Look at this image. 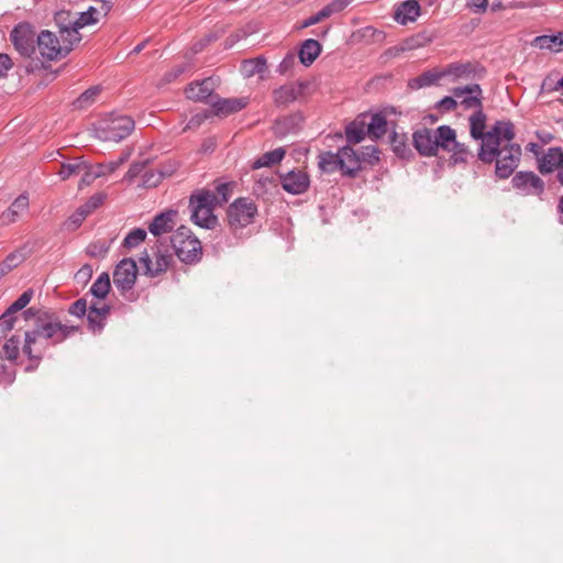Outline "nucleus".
Instances as JSON below:
<instances>
[{
  "label": "nucleus",
  "instance_id": "obj_1",
  "mask_svg": "<svg viewBox=\"0 0 563 563\" xmlns=\"http://www.w3.org/2000/svg\"><path fill=\"white\" fill-rule=\"evenodd\" d=\"M78 331V327L66 325L55 320L54 314L47 311L37 316L35 328L26 331L24 335L23 353L31 362L26 367V372H33L37 368L43 357V349H40V339L53 340L54 344L63 342L65 339Z\"/></svg>",
  "mask_w": 563,
  "mask_h": 563
},
{
  "label": "nucleus",
  "instance_id": "obj_2",
  "mask_svg": "<svg viewBox=\"0 0 563 563\" xmlns=\"http://www.w3.org/2000/svg\"><path fill=\"white\" fill-rule=\"evenodd\" d=\"M485 128L486 114L478 109L470 117V133L474 140L482 141L477 154L479 161L493 159L497 139H505V142H510L516 136L515 125L509 120L496 121L487 132H485Z\"/></svg>",
  "mask_w": 563,
  "mask_h": 563
},
{
  "label": "nucleus",
  "instance_id": "obj_3",
  "mask_svg": "<svg viewBox=\"0 0 563 563\" xmlns=\"http://www.w3.org/2000/svg\"><path fill=\"white\" fill-rule=\"evenodd\" d=\"M217 207V197L209 189L194 191L189 197L191 221L203 229H212L217 225L218 219L213 213Z\"/></svg>",
  "mask_w": 563,
  "mask_h": 563
},
{
  "label": "nucleus",
  "instance_id": "obj_4",
  "mask_svg": "<svg viewBox=\"0 0 563 563\" xmlns=\"http://www.w3.org/2000/svg\"><path fill=\"white\" fill-rule=\"evenodd\" d=\"M505 142V139H497L494 157L490 161H482L485 164L495 162V174L500 179L510 177L518 167L521 158V147L512 141Z\"/></svg>",
  "mask_w": 563,
  "mask_h": 563
},
{
  "label": "nucleus",
  "instance_id": "obj_5",
  "mask_svg": "<svg viewBox=\"0 0 563 563\" xmlns=\"http://www.w3.org/2000/svg\"><path fill=\"white\" fill-rule=\"evenodd\" d=\"M170 245L175 255L186 264H194L200 261L202 247L200 241L192 234L191 230L180 225L170 236Z\"/></svg>",
  "mask_w": 563,
  "mask_h": 563
},
{
  "label": "nucleus",
  "instance_id": "obj_6",
  "mask_svg": "<svg viewBox=\"0 0 563 563\" xmlns=\"http://www.w3.org/2000/svg\"><path fill=\"white\" fill-rule=\"evenodd\" d=\"M36 45L41 56L47 60H57L66 57L75 46L66 42V38H60V36L48 30H43L37 35Z\"/></svg>",
  "mask_w": 563,
  "mask_h": 563
},
{
  "label": "nucleus",
  "instance_id": "obj_7",
  "mask_svg": "<svg viewBox=\"0 0 563 563\" xmlns=\"http://www.w3.org/2000/svg\"><path fill=\"white\" fill-rule=\"evenodd\" d=\"M257 214V206L249 198L235 199L227 210L228 223L233 232L253 223Z\"/></svg>",
  "mask_w": 563,
  "mask_h": 563
},
{
  "label": "nucleus",
  "instance_id": "obj_8",
  "mask_svg": "<svg viewBox=\"0 0 563 563\" xmlns=\"http://www.w3.org/2000/svg\"><path fill=\"white\" fill-rule=\"evenodd\" d=\"M36 37L33 26L26 22L19 23L10 33L14 48L23 57H31L35 53Z\"/></svg>",
  "mask_w": 563,
  "mask_h": 563
},
{
  "label": "nucleus",
  "instance_id": "obj_9",
  "mask_svg": "<svg viewBox=\"0 0 563 563\" xmlns=\"http://www.w3.org/2000/svg\"><path fill=\"white\" fill-rule=\"evenodd\" d=\"M511 185L522 196L541 197L545 189L543 179L530 170L517 172L512 176Z\"/></svg>",
  "mask_w": 563,
  "mask_h": 563
},
{
  "label": "nucleus",
  "instance_id": "obj_10",
  "mask_svg": "<svg viewBox=\"0 0 563 563\" xmlns=\"http://www.w3.org/2000/svg\"><path fill=\"white\" fill-rule=\"evenodd\" d=\"M134 120L129 115H113L101 129L106 141L120 142L128 137L134 130Z\"/></svg>",
  "mask_w": 563,
  "mask_h": 563
},
{
  "label": "nucleus",
  "instance_id": "obj_11",
  "mask_svg": "<svg viewBox=\"0 0 563 563\" xmlns=\"http://www.w3.org/2000/svg\"><path fill=\"white\" fill-rule=\"evenodd\" d=\"M137 266L133 258L121 260L113 271V284L117 289L124 294L131 290L136 282Z\"/></svg>",
  "mask_w": 563,
  "mask_h": 563
},
{
  "label": "nucleus",
  "instance_id": "obj_12",
  "mask_svg": "<svg viewBox=\"0 0 563 563\" xmlns=\"http://www.w3.org/2000/svg\"><path fill=\"white\" fill-rule=\"evenodd\" d=\"M308 85L305 81L285 84L273 90V101L276 107L286 108L297 101L303 95Z\"/></svg>",
  "mask_w": 563,
  "mask_h": 563
},
{
  "label": "nucleus",
  "instance_id": "obj_13",
  "mask_svg": "<svg viewBox=\"0 0 563 563\" xmlns=\"http://www.w3.org/2000/svg\"><path fill=\"white\" fill-rule=\"evenodd\" d=\"M55 24L58 27L60 38H66V42L77 45L81 41V35L76 26V18L70 11L60 10L55 13Z\"/></svg>",
  "mask_w": 563,
  "mask_h": 563
},
{
  "label": "nucleus",
  "instance_id": "obj_14",
  "mask_svg": "<svg viewBox=\"0 0 563 563\" xmlns=\"http://www.w3.org/2000/svg\"><path fill=\"white\" fill-rule=\"evenodd\" d=\"M452 93L455 98H461V106L465 110H483V90L478 84L454 87Z\"/></svg>",
  "mask_w": 563,
  "mask_h": 563
},
{
  "label": "nucleus",
  "instance_id": "obj_15",
  "mask_svg": "<svg viewBox=\"0 0 563 563\" xmlns=\"http://www.w3.org/2000/svg\"><path fill=\"white\" fill-rule=\"evenodd\" d=\"M282 187L291 195H301L306 192L310 185L309 175L302 170H290L280 176Z\"/></svg>",
  "mask_w": 563,
  "mask_h": 563
},
{
  "label": "nucleus",
  "instance_id": "obj_16",
  "mask_svg": "<svg viewBox=\"0 0 563 563\" xmlns=\"http://www.w3.org/2000/svg\"><path fill=\"white\" fill-rule=\"evenodd\" d=\"M445 76H453L454 78H482L486 70L477 63H451L444 69Z\"/></svg>",
  "mask_w": 563,
  "mask_h": 563
},
{
  "label": "nucleus",
  "instance_id": "obj_17",
  "mask_svg": "<svg viewBox=\"0 0 563 563\" xmlns=\"http://www.w3.org/2000/svg\"><path fill=\"white\" fill-rule=\"evenodd\" d=\"M412 142L418 153L426 157L437 155V141L434 133L428 128H422L413 132Z\"/></svg>",
  "mask_w": 563,
  "mask_h": 563
},
{
  "label": "nucleus",
  "instance_id": "obj_18",
  "mask_svg": "<svg viewBox=\"0 0 563 563\" xmlns=\"http://www.w3.org/2000/svg\"><path fill=\"white\" fill-rule=\"evenodd\" d=\"M340 153V172L344 176L355 177L361 169V159L356 152L349 145L339 150Z\"/></svg>",
  "mask_w": 563,
  "mask_h": 563
},
{
  "label": "nucleus",
  "instance_id": "obj_19",
  "mask_svg": "<svg viewBox=\"0 0 563 563\" xmlns=\"http://www.w3.org/2000/svg\"><path fill=\"white\" fill-rule=\"evenodd\" d=\"M247 103V98H218L212 102V110L218 117H228L241 111Z\"/></svg>",
  "mask_w": 563,
  "mask_h": 563
},
{
  "label": "nucleus",
  "instance_id": "obj_20",
  "mask_svg": "<svg viewBox=\"0 0 563 563\" xmlns=\"http://www.w3.org/2000/svg\"><path fill=\"white\" fill-rule=\"evenodd\" d=\"M563 163V151L561 147H550L540 158H538V169L542 175L556 173Z\"/></svg>",
  "mask_w": 563,
  "mask_h": 563
},
{
  "label": "nucleus",
  "instance_id": "obj_21",
  "mask_svg": "<svg viewBox=\"0 0 563 563\" xmlns=\"http://www.w3.org/2000/svg\"><path fill=\"white\" fill-rule=\"evenodd\" d=\"M176 217L177 211L173 209L156 214L148 225V231L155 236L173 231Z\"/></svg>",
  "mask_w": 563,
  "mask_h": 563
},
{
  "label": "nucleus",
  "instance_id": "obj_22",
  "mask_svg": "<svg viewBox=\"0 0 563 563\" xmlns=\"http://www.w3.org/2000/svg\"><path fill=\"white\" fill-rule=\"evenodd\" d=\"M140 262L143 264L145 273L154 277L167 271L172 262V255L158 252L155 255V263L153 264L150 255L144 253V255L140 257Z\"/></svg>",
  "mask_w": 563,
  "mask_h": 563
},
{
  "label": "nucleus",
  "instance_id": "obj_23",
  "mask_svg": "<svg viewBox=\"0 0 563 563\" xmlns=\"http://www.w3.org/2000/svg\"><path fill=\"white\" fill-rule=\"evenodd\" d=\"M30 201L27 194L19 195L11 206L2 212L1 222L4 225L12 224L18 221L20 214L29 210Z\"/></svg>",
  "mask_w": 563,
  "mask_h": 563
},
{
  "label": "nucleus",
  "instance_id": "obj_24",
  "mask_svg": "<svg viewBox=\"0 0 563 563\" xmlns=\"http://www.w3.org/2000/svg\"><path fill=\"white\" fill-rule=\"evenodd\" d=\"M420 15V5L417 0H406L395 10L394 19L401 25L415 22Z\"/></svg>",
  "mask_w": 563,
  "mask_h": 563
},
{
  "label": "nucleus",
  "instance_id": "obj_25",
  "mask_svg": "<svg viewBox=\"0 0 563 563\" xmlns=\"http://www.w3.org/2000/svg\"><path fill=\"white\" fill-rule=\"evenodd\" d=\"M214 86L211 78L201 81H195L188 85L185 90L186 97L192 101H205L213 92Z\"/></svg>",
  "mask_w": 563,
  "mask_h": 563
},
{
  "label": "nucleus",
  "instance_id": "obj_26",
  "mask_svg": "<svg viewBox=\"0 0 563 563\" xmlns=\"http://www.w3.org/2000/svg\"><path fill=\"white\" fill-rule=\"evenodd\" d=\"M445 77L444 70L437 71V70H427L423 71L421 75L411 78L408 81V87L412 90H418L426 87H431L438 84V81Z\"/></svg>",
  "mask_w": 563,
  "mask_h": 563
},
{
  "label": "nucleus",
  "instance_id": "obj_27",
  "mask_svg": "<svg viewBox=\"0 0 563 563\" xmlns=\"http://www.w3.org/2000/svg\"><path fill=\"white\" fill-rule=\"evenodd\" d=\"M532 45L540 49H548L554 53L561 52L563 49V32L539 35L533 40Z\"/></svg>",
  "mask_w": 563,
  "mask_h": 563
},
{
  "label": "nucleus",
  "instance_id": "obj_28",
  "mask_svg": "<svg viewBox=\"0 0 563 563\" xmlns=\"http://www.w3.org/2000/svg\"><path fill=\"white\" fill-rule=\"evenodd\" d=\"M321 53V45L317 40L303 41L299 51V59L305 66H310Z\"/></svg>",
  "mask_w": 563,
  "mask_h": 563
},
{
  "label": "nucleus",
  "instance_id": "obj_29",
  "mask_svg": "<svg viewBox=\"0 0 563 563\" xmlns=\"http://www.w3.org/2000/svg\"><path fill=\"white\" fill-rule=\"evenodd\" d=\"M267 70V62L264 56L245 59L241 64V71L245 78H251L255 75H263Z\"/></svg>",
  "mask_w": 563,
  "mask_h": 563
},
{
  "label": "nucleus",
  "instance_id": "obj_30",
  "mask_svg": "<svg viewBox=\"0 0 563 563\" xmlns=\"http://www.w3.org/2000/svg\"><path fill=\"white\" fill-rule=\"evenodd\" d=\"M433 133L437 141V150L441 147L448 151L456 142L455 130L450 125H440Z\"/></svg>",
  "mask_w": 563,
  "mask_h": 563
},
{
  "label": "nucleus",
  "instance_id": "obj_31",
  "mask_svg": "<svg viewBox=\"0 0 563 563\" xmlns=\"http://www.w3.org/2000/svg\"><path fill=\"white\" fill-rule=\"evenodd\" d=\"M286 154L283 147H277L273 151L264 153L261 157L252 163L253 169H260L262 167H269L279 163Z\"/></svg>",
  "mask_w": 563,
  "mask_h": 563
},
{
  "label": "nucleus",
  "instance_id": "obj_32",
  "mask_svg": "<svg viewBox=\"0 0 563 563\" xmlns=\"http://www.w3.org/2000/svg\"><path fill=\"white\" fill-rule=\"evenodd\" d=\"M367 134L374 139H379L387 132V119L383 113H374L371 121L366 123Z\"/></svg>",
  "mask_w": 563,
  "mask_h": 563
},
{
  "label": "nucleus",
  "instance_id": "obj_33",
  "mask_svg": "<svg viewBox=\"0 0 563 563\" xmlns=\"http://www.w3.org/2000/svg\"><path fill=\"white\" fill-rule=\"evenodd\" d=\"M364 120H355L345 128V136L349 143H360L365 139L367 130Z\"/></svg>",
  "mask_w": 563,
  "mask_h": 563
},
{
  "label": "nucleus",
  "instance_id": "obj_34",
  "mask_svg": "<svg viewBox=\"0 0 563 563\" xmlns=\"http://www.w3.org/2000/svg\"><path fill=\"white\" fill-rule=\"evenodd\" d=\"M390 146L393 152L400 158H408L412 154L411 148L407 144L406 134H398L394 131L390 134Z\"/></svg>",
  "mask_w": 563,
  "mask_h": 563
},
{
  "label": "nucleus",
  "instance_id": "obj_35",
  "mask_svg": "<svg viewBox=\"0 0 563 563\" xmlns=\"http://www.w3.org/2000/svg\"><path fill=\"white\" fill-rule=\"evenodd\" d=\"M101 92L100 86H92L85 90L80 96L73 102V107L77 110H84L92 106L99 93Z\"/></svg>",
  "mask_w": 563,
  "mask_h": 563
},
{
  "label": "nucleus",
  "instance_id": "obj_36",
  "mask_svg": "<svg viewBox=\"0 0 563 563\" xmlns=\"http://www.w3.org/2000/svg\"><path fill=\"white\" fill-rule=\"evenodd\" d=\"M340 153L323 152L319 155V168L323 173H334L340 170Z\"/></svg>",
  "mask_w": 563,
  "mask_h": 563
},
{
  "label": "nucleus",
  "instance_id": "obj_37",
  "mask_svg": "<svg viewBox=\"0 0 563 563\" xmlns=\"http://www.w3.org/2000/svg\"><path fill=\"white\" fill-rule=\"evenodd\" d=\"M111 288L110 276L108 273H101L90 287L89 292L98 299H104Z\"/></svg>",
  "mask_w": 563,
  "mask_h": 563
},
{
  "label": "nucleus",
  "instance_id": "obj_38",
  "mask_svg": "<svg viewBox=\"0 0 563 563\" xmlns=\"http://www.w3.org/2000/svg\"><path fill=\"white\" fill-rule=\"evenodd\" d=\"M82 169H85V161L81 158H75L74 162L63 163L57 174L60 179L66 180L69 177L81 173Z\"/></svg>",
  "mask_w": 563,
  "mask_h": 563
},
{
  "label": "nucleus",
  "instance_id": "obj_39",
  "mask_svg": "<svg viewBox=\"0 0 563 563\" xmlns=\"http://www.w3.org/2000/svg\"><path fill=\"white\" fill-rule=\"evenodd\" d=\"M99 314L97 306L91 305L87 311V321L89 330L93 333H100L106 325V321Z\"/></svg>",
  "mask_w": 563,
  "mask_h": 563
},
{
  "label": "nucleus",
  "instance_id": "obj_40",
  "mask_svg": "<svg viewBox=\"0 0 563 563\" xmlns=\"http://www.w3.org/2000/svg\"><path fill=\"white\" fill-rule=\"evenodd\" d=\"M97 13L98 10L95 7H89L86 11L78 13L77 16H75L78 31L87 25L96 24L98 22L96 18Z\"/></svg>",
  "mask_w": 563,
  "mask_h": 563
},
{
  "label": "nucleus",
  "instance_id": "obj_41",
  "mask_svg": "<svg viewBox=\"0 0 563 563\" xmlns=\"http://www.w3.org/2000/svg\"><path fill=\"white\" fill-rule=\"evenodd\" d=\"M146 231L141 228L132 229L123 240V246L133 249L140 245L146 238Z\"/></svg>",
  "mask_w": 563,
  "mask_h": 563
},
{
  "label": "nucleus",
  "instance_id": "obj_42",
  "mask_svg": "<svg viewBox=\"0 0 563 563\" xmlns=\"http://www.w3.org/2000/svg\"><path fill=\"white\" fill-rule=\"evenodd\" d=\"M20 338L18 335H12L5 341L2 350L7 360L15 361L18 358L20 353Z\"/></svg>",
  "mask_w": 563,
  "mask_h": 563
},
{
  "label": "nucleus",
  "instance_id": "obj_43",
  "mask_svg": "<svg viewBox=\"0 0 563 563\" xmlns=\"http://www.w3.org/2000/svg\"><path fill=\"white\" fill-rule=\"evenodd\" d=\"M109 252L107 242L98 240L89 243L86 247V254L92 258H103Z\"/></svg>",
  "mask_w": 563,
  "mask_h": 563
},
{
  "label": "nucleus",
  "instance_id": "obj_44",
  "mask_svg": "<svg viewBox=\"0 0 563 563\" xmlns=\"http://www.w3.org/2000/svg\"><path fill=\"white\" fill-rule=\"evenodd\" d=\"M88 217L87 211H84L80 207L71 213L64 222V227L67 231H76Z\"/></svg>",
  "mask_w": 563,
  "mask_h": 563
},
{
  "label": "nucleus",
  "instance_id": "obj_45",
  "mask_svg": "<svg viewBox=\"0 0 563 563\" xmlns=\"http://www.w3.org/2000/svg\"><path fill=\"white\" fill-rule=\"evenodd\" d=\"M448 152H452L451 159L453 164L465 163L470 154L467 146L457 141L448 150Z\"/></svg>",
  "mask_w": 563,
  "mask_h": 563
},
{
  "label": "nucleus",
  "instance_id": "obj_46",
  "mask_svg": "<svg viewBox=\"0 0 563 563\" xmlns=\"http://www.w3.org/2000/svg\"><path fill=\"white\" fill-rule=\"evenodd\" d=\"M33 295H34L33 289H31V288L26 289L7 309H9V312H12V313L15 314L18 311L24 309L30 303V301L33 298Z\"/></svg>",
  "mask_w": 563,
  "mask_h": 563
},
{
  "label": "nucleus",
  "instance_id": "obj_47",
  "mask_svg": "<svg viewBox=\"0 0 563 563\" xmlns=\"http://www.w3.org/2000/svg\"><path fill=\"white\" fill-rule=\"evenodd\" d=\"M33 295H34L33 289H31V288L26 289L7 309H9V312H12V313L15 314L18 311L24 309L30 303V301L33 298Z\"/></svg>",
  "mask_w": 563,
  "mask_h": 563
},
{
  "label": "nucleus",
  "instance_id": "obj_48",
  "mask_svg": "<svg viewBox=\"0 0 563 563\" xmlns=\"http://www.w3.org/2000/svg\"><path fill=\"white\" fill-rule=\"evenodd\" d=\"M296 117H286L280 120H276L274 125L275 134L278 136H284L290 133L294 129Z\"/></svg>",
  "mask_w": 563,
  "mask_h": 563
},
{
  "label": "nucleus",
  "instance_id": "obj_49",
  "mask_svg": "<svg viewBox=\"0 0 563 563\" xmlns=\"http://www.w3.org/2000/svg\"><path fill=\"white\" fill-rule=\"evenodd\" d=\"M214 196L217 197V206H222L228 202L229 198L232 194V188L230 183H220L216 186Z\"/></svg>",
  "mask_w": 563,
  "mask_h": 563
},
{
  "label": "nucleus",
  "instance_id": "obj_50",
  "mask_svg": "<svg viewBox=\"0 0 563 563\" xmlns=\"http://www.w3.org/2000/svg\"><path fill=\"white\" fill-rule=\"evenodd\" d=\"M106 199V195L102 192H97L92 195L80 208L84 211H87V214L89 216L92 211H95L97 208H99Z\"/></svg>",
  "mask_w": 563,
  "mask_h": 563
},
{
  "label": "nucleus",
  "instance_id": "obj_51",
  "mask_svg": "<svg viewBox=\"0 0 563 563\" xmlns=\"http://www.w3.org/2000/svg\"><path fill=\"white\" fill-rule=\"evenodd\" d=\"M147 162H134L130 165L128 172L124 175V180L132 183L137 176L144 174Z\"/></svg>",
  "mask_w": 563,
  "mask_h": 563
},
{
  "label": "nucleus",
  "instance_id": "obj_52",
  "mask_svg": "<svg viewBox=\"0 0 563 563\" xmlns=\"http://www.w3.org/2000/svg\"><path fill=\"white\" fill-rule=\"evenodd\" d=\"M22 262V255L11 253L5 257L3 263L0 264V275L9 273L11 269L16 267Z\"/></svg>",
  "mask_w": 563,
  "mask_h": 563
},
{
  "label": "nucleus",
  "instance_id": "obj_53",
  "mask_svg": "<svg viewBox=\"0 0 563 563\" xmlns=\"http://www.w3.org/2000/svg\"><path fill=\"white\" fill-rule=\"evenodd\" d=\"M162 179V174L156 173L154 170H145L142 175V187H155L159 184Z\"/></svg>",
  "mask_w": 563,
  "mask_h": 563
},
{
  "label": "nucleus",
  "instance_id": "obj_54",
  "mask_svg": "<svg viewBox=\"0 0 563 563\" xmlns=\"http://www.w3.org/2000/svg\"><path fill=\"white\" fill-rule=\"evenodd\" d=\"M81 173H82V176L78 184L79 189H82L84 187L91 185L97 179L93 170L91 169V164H89L86 161H85V169H82Z\"/></svg>",
  "mask_w": 563,
  "mask_h": 563
},
{
  "label": "nucleus",
  "instance_id": "obj_55",
  "mask_svg": "<svg viewBox=\"0 0 563 563\" xmlns=\"http://www.w3.org/2000/svg\"><path fill=\"white\" fill-rule=\"evenodd\" d=\"M353 0H332L324 8L328 16L343 11Z\"/></svg>",
  "mask_w": 563,
  "mask_h": 563
},
{
  "label": "nucleus",
  "instance_id": "obj_56",
  "mask_svg": "<svg viewBox=\"0 0 563 563\" xmlns=\"http://www.w3.org/2000/svg\"><path fill=\"white\" fill-rule=\"evenodd\" d=\"M89 308H87V301L85 298H80L73 302L68 309V312L71 316L81 318L87 314Z\"/></svg>",
  "mask_w": 563,
  "mask_h": 563
},
{
  "label": "nucleus",
  "instance_id": "obj_57",
  "mask_svg": "<svg viewBox=\"0 0 563 563\" xmlns=\"http://www.w3.org/2000/svg\"><path fill=\"white\" fill-rule=\"evenodd\" d=\"M16 321L15 314L12 312H9V309H7L1 316H0V329H3L4 332L9 333Z\"/></svg>",
  "mask_w": 563,
  "mask_h": 563
},
{
  "label": "nucleus",
  "instance_id": "obj_58",
  "mask_svg": "<svg viewBox=\"0 0 563 563\" xmlns=\"http://www.w3.org/2000/svg\"><path fill=\"white\" fill-rule=\"evenodd\" d=\"M457 102L454 99V96H445L441 100H439L435 104V108L441 112H449L456 108Z\"/></svg>",
  "mask_w": 563,
  "mask_h": 563
},
{
  "label": "nucleus",
  "instance_id": "obj_59",
  "mask_svg": "<svg viewBox=\"0 0 563 563\" xmlns=\"http://www.w3.org/2000/svg\"><path fill=\"white\" fill-rule=\"evenodd\" d=\"M247 35H249V33L243 29L230 34L224 41V44H223L224 48L225 49L232 48L238 42L245 38Z\"/></svg>",
  "mask_w": 563,
  "mask_h": 563
},
{
  "label": "nucleus",
  "instance_id": "obj_60",
  "mask_svg": "<svg viewBox=\"0 0 563 563\" xmlns=\"http://www.w3.org/2000/svg\"><path fill=\"white\" fill-rule=\"evenodd\" d=\"M218 35L216 33H210L203 36L201 40H199L197 43L194 44L192 49L195 53L201 52L205 47H207L210 43L218 40Z\"/></svg>",
  "mask_w": 563,
  "mask_h": 563
},
{
  "label": "nucleus",
  "instance_id": "obj_61",
  "mask_svg": "<svg viewBox=\"0 0 563 563\" xmlns=\"http://www.w3.org/2000/svg\"><path fill=\"white\" fill-rule=\"evenodd\" d=\"M13 67L12 59L8 54L0 53V79L7 77L8 71Z\"/></svg>",
  "mask_w": 563,
  "mask_h": 563
},
{
  "label": "nucleus",
  "instance_id": "obj_62",
  "mask_svg": "<svg viewBox=\"0 0 563 563\" xmlns=\"http://www.w3.org/2000/svg\"><path fill=\"white\" fill-rule=\"evenodd\" d=\"M327 18H329V16H328L324 8H322L316 14H312L311 16L306 19L302 22L301 27H308V26L314 25V24L319 23L320 21H322L323 19H327Z\"/></svg>",
  "mask_w": 563,
  "mask_h": 563
},
{
  "label": "nucleus",
  "instance_id": "obj_63",
  "mask_svg": "<svg viewBox=\"0 0 563 563\" xmlns=\"http://www.w3.org/2000/svg\"><path fill=\"white\" fill-rule=\"evenodd\" d=\"M209 114L205 111V112H200V113H196L195 115H192L190 118V120L188 121L186 128L184 129L185 131L186 130H189V129H194V128H198L200 126L206 119H208Z\"/></svg>",
  "mask_w": 563,
  "mask_h": 563
},
{
  "label": "nucleus",
  "instance_id": "obj_64",
  "mask_svg": "<svg viewBox=\"0 0 563 563\" xmlns=\"http://www.w3.org/2000/svg\"><path fill=\"white\" fill-rule=\"evenodd\" d=\"M92 276V267L89 264H85L75 275L79 282H87Z\"/></svg>",
  "mask_w": 563,
  "mask_h": 563
}]
</instances>
